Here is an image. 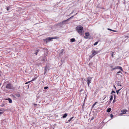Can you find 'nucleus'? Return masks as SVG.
<instances>
[{"label":"nucleus","instance_id":"nucleus-1","mask_svg":"<svg viewBox=\"0 0 129 129\" xmlns=\"http://www.w3.org/2000/svg\"><path fill=\"white\" fill-rule=\"evenodd\" d=\"M76 30L80 35H82L84 33L83 27L80 25L76 27Z\"/></svg>","mask_w":129,"mask_h":129},{"label":"nucleus","instance_id":"nucleus-2","mask_svg":"<svg viewBox=\"0 0 129 129\" xmlns=\"http://www.w3.org/2000/svg\"><path fill=\"white\" fill-rule=\"evenodd\" d=\"M5 87L6 88L8 89H13L14 88L12 85L10 83H9L7 84L6 86Z\"/></svg>","mask_w":129,"mask_h":129},{"label":"nucleus","instance_id":"nucleus-3","mask_svg":"<svg viewBox=\"0 0 129 129\" xmlns=\"http://www.w3.org/2000/svg\"><path fill=\"white\" fill-rule=\"evenodd\" d=\"M77 13H76L74 15V16H72L71 17H70V18H69L63 21L61 23H60V24H64L65 22H66L67 21H69L70 19H71L74 16H75L77 14Z\"/></svg>","mask_w":129,"mask_h":129},{"label":"nucleus","instance_id":"nucleus-4","mask_svg":"<svg viewBox=\"0 0 129 129\" xmlns=\"http://www.w3.org/2000/svg\"><path fill=\"white\" fill-rule=\"evenodd\" d=\"M92 78L91 77H88L87 78V83L88 87H89V84L91 83Z\"/></svg>","mask_w":129,"mask_h":129},{"label":"nucleus","instance_id":"nucleus-5","mask_svg":"<svg viewBox=\"0 0 129 129\" xmlns=\"http://www.w3.org/2000/svg\"><path fill=\"white\" fill-rule=\"evenodd\" d=\"M55 38H51L49 37L46 39H44V40L45 41H46V42H49L50 41H51V40L52 39Z\"/></svg>","mask_w":129,"mask_h":129},{"label":"nucleus","instance_id":"nucleus-6","mask_svg":"<svg viewBox=\"0 0 129 129\" xmlns=\"http://www.w3.org/2000/svg\"><path fill=\"white\" fill-rule=\"evenodd\" d=\"M92 54L93 56H94L95 55H96L98 53V51H95L94 50H92Z\"/></svg>","mask_w":129,"mask_h":129},{"label":"nucleus","instance_id":"nucleus-7","mask_svg":"<svg viewBox=\"0 0 129 129\" xmlns=\"http://www.w3.org/2000/svg\"><path fill=\"white\" fill-rule=\"evenodd\" d=\"M40 59L41 61H45V59H46V57L44 56H41L40 57Z\"/></svg>","mask_w":129,"mask_h":129},{"label":"nucleus","instance_id":"nucleus-8","mask_svg":"<svg viewBox=\"0 0 129 129\" xmlns=\"http://www.w3.org/2000/svg\"><path fill=\"white\" fill-rule=\"evenodd\" d=\"M45 70V73H44V74H45L48 71V67H47V66H46L45 68L44 69Z\"/></svg>","mask_w":129,"mask_h":129},{"label":"nucleus","instance_id":"nucleus-9","mask_svg":"<svg viewBox=\"0 0 129 129\" xmlns=\"http://www.w3.org/2000/svg\"><path fill=\"white\" fill-rule=\"evenodd\" d=\"M127 110H122L121 112H122V114H124L126 113V112H127Z\"/></svg>","mask_w":129,"mask_h":129},{"label":"nucleus","instance_id":"nucleus-10","mask_svg":"<svg viewBox=\"0 0 129 129\" xmlns=\"http://www.w3.org/2000/svg\"><path fill=\"white\" fill-rule=\"evenodd\" d=\"M75 39L74 38H72L70 40V41L71 42H75Z\"/></svg>","mask_w":129,"mask_h":129},{"label":"nucleus","instance_id":"nucleus-11","mask_svg":"<svg viewBox=\"0 0 129 129\" xmlns=\"http://www.w3.org/2000/svg\"><path fill=\"white\" fill-rule=\"evenodd\" d=\"M6 100H8L9 102L10 103H11L12 102V100L10 98H8L6 99Z\"/></svg>","mask_w":129,"mask_h":129},{"label":"nucleus","instance_id":"nucleus-12","mask_svg":"<svg viewBox=\"0 0 129 129\" xmlns=\"http://www.w3.org/2000/svg\"><path fill=\"white\" fill-rule=\"evenodd\" d=\"M40 50L39 49H38L37 50L35 51V52L34 53V54H35L36 55H37L38 54V52L39 51H40Z\"/></svg>","mask_w":129,"mask_h":129},{"label":"nucleus","instance_id":"nucleus-13","mask_svg":"<svg viewBox=\"0 0 129 129\" xmlns=\"http://www.w3.org/2000/svg\"><path fill=\"white\" fill-rule=\"evenodd\" d=\"M107 29L108 30H110V31H113V32H117V31H116V30H112L111 29H110L109 28H108Z\"/></svg>","mask_w":129,"mask_h":129},{"label":"nucleus","instance_id":"nucleus-14","mask_svg":"<svg viewBox=\"0 0 129 129\" xmlns=\"http://www.w3.org/2000/svg\"><path fill=\"white\" fill-rule=\"evenodd\" d=\"M64 50L63 49H62L60 50V53H59V55H61L62 54Z\"/></svg>","mask_w":129,"mask_h":129},{"label":"nucleus","instance_id":"nucleus-15","mask_svg":"<svg viewBox=\"0 0 129 129\" xmlns=\"http://www.w3.org/2000/svg\"><path fill=\"white\" fill-rule=\"evenodd\" d=\"M15 95L18 97H19L20 96V94L18 93H17L15 94Z\"/></svg>","mask_w":129,"mask_h":129},{"label":"nucleus","instance_id":"nucleus-16","mask_svg":"<svg viewBox=\"0 0 129 129\" xmlns=\"http://www.w3.org/2000/svg\"><path fill=\"white\" fill-rule=\"evenodd\" d=\"M68 115V114L67 113H65L62 116V117L63 118H65Z\"/></svg>","mask_w":129,"mask_h":129},{"label":"nucleus","instance_id":"nucleus-17","mask_svg":"<svg viewBox=\"0 0 129 129\" xmlns=\"http://www.w3.org/2000/svg\"><path fill=\"white\" fill-rule=\"evenodd\" d=\"M118 69H120L121 71H123L122 68L121 67L118 66Z\"/></svg>","mask_w":129,"mask_h":129},{"label":"nucleus","instance_id":"nucleus-18","mask_svg":"<svg viewBox=\"0 0 129 129\" xmlns=\"http://www.w3.org/2000/svg\"><path fill=\"white\" fill-rule=\"evenodd\" d=\"M117 85L118 86H121V85L120 84V81H118V82L117 83Z\"/></svg>","mask_w":129,"mask_h":129},{"label":"nucleus","instance_id":"nucleus-19","mask_svg":"<svg viewBox=\"0 0 129 129\" xmlns=\"http://www.w3.org/2000/svg\"><path fill=\"white\" fill-rule=\"evenodd\" d=\"M113 95H111L110 96V100L111 101L112 100H113Z\"/></svg>","mask_w":129,"mask_h":129},{"label":"nucleus","instance_id":"nucleus-20","mask_svg":"<svg viewBox=\"0 0 129 129\" xmlns=\"http://www.w3.org/2000/svg\"><path fill=\"white\" fill-rule=\"evenodd\" d=\"M111 110V108H109L107 109V112H110Z\"/></svg>","mask_w":129,"mask_h":129},{"label":"nucleus","instance_id":"nucleus-21","mask_svg":"<svg viewBox=\"0 0 129 129\" xmlns=\"http://www.w3.org/2000/svg\"><path fill=\"white\" fill-rule=\"evenodd\" d=\"M85 36L86 37H87L89 36V34L88 33H85Z\"/></svg>","mask_w":129,"mask_h":129},{"label":"nucleus","instance_id":"nucleus-22","mask_svg":"<svg viewBox=\"0 0 129 129\" xmlns=\"http://www.w3.org/2000/svg\"><path fill=\"white\" fill-rule=\"evenodd\" d=\"M74 118V117H73L71 118L68 121V122H70L71 121L72 119Z\"/></svg>","mask_w":129,"mask_h":129},{"label":"nucleus","instance_id":"nucleus-23","mask_svg":"<svg viewBox=\"0 0 129 129\" xmlns=\"http://www.w3.org/2000/svg\"><path fill=\"white\" fill-rule=\"evenodd\" d=\"M97 102H95L92 106V107L93 108L94 107V106H95L96 105V104L97 103Z\"/></svg>","mask_w":129,"mask_h":129},{"label":"nucleus","instance_id":"nucleus-24","mask_svg":"<svg viewBox=\"0 0 129 129\" xmlns=\"http://www.w3.org/2000/svg\"><path fill=\"white\" fill-rule=\"evenodd\" d=\"M121 89H120L118 90H116V93H117V94H118V93H119V91Z\"/></svg>","mask_w":129,"mask_h":129},{"label":"nucleus","instance_id":"nucleus-25","mask_svg":"<svg viewBox=\"0 0 129 129\" xmlns=\"http://www.w3.org/2000/svg\"><path fill=\"white\" fill-rule=\"evenodd\" d=\"M113 93H115V92L114 90H112V91L111 92V94H112Z\"/></svg>","mask_w":129,"mask_h":129},{"label":"nucleus","instance_id":"nucleus-26","mask_svg":"<svg viewBox=\"0 0 129 129\" xmlns=\"http://www.w3.org/2000/svg\"><path fill=\"white\" fill-rule=\"evenodd\" d=\"M98 42H95V43L94 44V46H95V45H96L98 43Z\"/></svg>","mask_w":129,"mask_h":129},{"label":"nucleus","instance_id":"nucleus-27","mask_svg":"<svg viewBox=\"0 0 129 129\" xmlns=\"http://www.w3.org/2000/svg\"><path fill=\"white\" fill-rule=\"evenodd\" d=\"M48 88V87H47V86H46V87H45L44 88V89H47V88Z\"/></svg>","mask_w":129,"mask_h":129},{"label":"nucleus","instance_id":"nucleus-28","mask_svg":"<svg viewBox=\"0 0 129 129\" xmlns=\"http://www.w3.org/2000/svg\"><path fill=\"white\" fill-rule=\"evenodd\" d=\"M113 116L112 114H110V117L111 118H113Z\"/></svg>","mask_w":129,"mask_h":129},{"label":"nucleus","instance_id":"nucleus-29","mask_svg":"<svg viewBox=\"0 0 129 129\" xmlns=\"http://www.w3.org/2000/svg\"><path fill=\"white\" fill-rule=\"evenodd\" d=\"M116 101V100H115V99H114L113 101V103H115V102Z\"/></svg>","mask_w":129,"mask_h":129},{"label":"nucleus","instance_id":"nucleus-30","mask_svg":"<svg viewBox=\"0 0 129 129\" xmlns=\"http://www.w3.org/2000/svg\"><path fill=\"white\" fill-rule=\"evenodd\" d=\"M114 52H112L111 54V56L112 57H113V53Z\"/></svg>","mask_w":129,"mask_h":129},{"label":"nucleus","instance_id":"nucleus-31","mask_svg":"<svg viewBox=\"0 0 129 129\" xmlns=\"http://www.w3.org/2000/svg\"><path fill=\"white\" fill-rule=\"evenodd\" d=\"M93 56V55L92 54L91 55H90L89 56L91 58H92V57L93 56Z\"/></svg>","mask_w":129,"mask_h":129},{"label":"nucleus","instance_id":"nucleus-32","mask_svg":"<svg viewBox=\"0 0 129 129\" xmlns=\"http://www.w3.org/2000/svg\"><path fill=\"white\" fill-rule=\"evenodd\" d=\"M118 66L115 67L114 68L115 69H118Z\"/></svg>","mask_w":129,"mask_h":129},{"label":"nucleus","instance_id":"nucleus-33","mask_svg":"<svg viewBox=\"0 0 129 129\" xmlns=\"http://www.w3.org/2000/svg\"><path fill=\"white\" fill-rule=\"evenodd\" d=\"M113 96L114 97V99H116V95L115 94H113Z\"/></svg>","mask_w":129,"mask_h":129},{"label":"nucleus","instance_id":"nucleus-34","mask_svg":"<svg viewBox=\"0 0 129 129\" xmlns=\"http://www.w3.org/2000/svg\"><path fill=\"white\" fill-rule=\"evenodd\" d=\"M119 73H121L122 74L121 72L120 71H119L117 72V74H119Z\"/></svg>","mask_w":129,"mask_h":129},{"label":"nucleus","instance_id":"nucleus-35","mask_svg":"<svg viewBox=\"0 0 129 129\" xmlns=\"http://www.w3.org/2000/svg\"><path fill=\"white\" fill-rule=\"evenodd\" d=\"M36 79V78H34V79H33L31 81H34V80H35Z\"/></svg>","mask_w":129,"mask_h":129},{"label":"nucleus","instance_id":"nucleus-36","mask_svg":"<svg viewBox=\"0 0 129 129\" xmlns=\"http://www.w3.org/2000/svg\"><path fill=\"white\" fill-rule=\"evenodd\" d=\"M9 8L8 7H7V11H8L9 10Z\"/></svg>","mask_w":129,"mask_h":129},{"label":"nucleus","instance_id":"nucleus-37","mask_svg":"<svg viewBox=\"0 0 129 129\" xmlns=\"http://www.w3.org/2000/svg\"><path fill=\"white\" fill-rule=\"evenodd\" d=\"M30 82H31V81H28V82H26L25 84H27L28 83H29Z\"/></svg>","mask_w":129,"mask_h":129},{"label":"nucleus","instance_id":"nucleus-38","mask_svg":"<svg viewBox=\"0 0 129 129\" xmlns=\"http://www.w3.org/2000/svg\"><path fill=\"white\" fill-rule=\"evenodd\" d=\"M92 62H91V63H89V65H92Z\"/></svg>","mask_w":129,"mask_h":129},{"label":"nucleus","instance_id":"nucleus-39","mask_svg":"<svg viewBox=\"0 0 129 129\" xmlns=\"http://www.w3.org/2000/svg\"><path fill=\"white\" fill-rule=\"evenodd\" d=\"M94 119V117H92V118H91V120H93V119Z\"/></svg>","mask_w":129,"mask_h":129},{"label":"nucleus","instance_id":"nucleus-40","mask_svg":"<svg viewBox=\"0 0 129 129\" xmlns=\"http://www.w3.org/2000/svg\"><path fill=\"white\" fill-rule=\"evenodd\" d=\"M111 101L110 100V101L109 102V104H110V103H111Z\"/></svg>","mask_w":129,"mask_h":129},{"label":"nucleus","instance_id":"nucleus-41","mask_svg":"<svg viewBox=\"0 0 129 129\" xmlns=\"http://www.w3.org/2000/svg\"><path fill=\"white\" fill-rule=\"evenodd\" d=\"M1 107H3L4 106V105L3 104V105H1Z\"/></svg>","mask_w":129,"mask_h":129},{"label":"nucleus","instance_id":"nucleus-42","mask_svg":"<svg viewBox=\"0 0 129 129\" xmlns=\"http://www.w3.org/2000/svg\"><path fill=\"white\" fill-rule=\"evenodd\" d=\"M115 70L114 68H113L112 69V70Z\"/></svg>","mask_w":129,"mask_h":129},{"label":"nucleus","instance_id":"nucleus-43","mask_svg":"<svg viewBox=\"0 0 129 129\" xmlns=\"http://www.w3.org/2000/svg\"><path fill=\"white\" fill-rule=\"evenodd\" d=\"M2 113V112H0V114H1Z\"/></svg>","mask_w":129,"mask_h":129},{"label":"nucleus","instance_id":"nucleus-44","mask_svg":"<svg viewBox=\"0 0 129 129\" xmlns=\"http://www.w3.org/2000/svg\"><path fill=\"white\" fill-rule=\"evenodd\" d=\"M74 11H73V12H72L71 13V14H72V13H73V12H74Z\"/></svg>","mask_w":129,"mask_h":129},{"label":"nucleus","instance_id":"nucleus-45","mask_svg":"<svg viewBox=\"0 0 129 129\" xmlns=\"http://www.w3.org/2000/svg\"><path fill=\"white\" fill-rule=\"evenodd\" d=\"M114 87L115 89H116V87H115V86L114 85Z\"/></svg>","mask_w":129,"mask_h":129},{"label":"nucleus","instance_id":"nucleus-46","mask_svg":"<svg viewBox=\"0 0 129 129\" xmlns=\"http://www.w3.org/2000/svg\"><path fill=\"white\" fill-rule=\"evenodd\" d=\"M84 38H86V39H87V38L86 37H85H85H84Z\"/></svg>","mask_w":129,"mask_h":129},{"label":"nucleus","instance_id":"nucleus-47","mask_svg":"<svg viewBox=\"0 0 129 129\" xmlns=\"http://www.w3.org/2000/svg\"><path fill=\"white\" fill-rule=\"evenodd\" d=\"M106 96H105V97L103 99V100H104V99H105L106 98Z\"/></svg>","mask_w":129,"mask_h":129},{"label":"nucleus","instance_id":"nucleus-48","mask_svg":"<svg viewBox=\"0 0 129 129\" xmlns=\"http://www.w3.org/2000/svg\"><path fill=\"white\" fill-rule=\"evenodd\" d=\"M2 111V110H1V109H0V111Z\"/></svg>","mask_w":129,"mask_h":129},{"label":"nucleus","instance_id":"nucleus-49","mask_svg":"<svg viewBox=\"0 0 129 129\" xmlns=\"http://www.w3.org/2000/svg\"><path fill=\"white\" fill-rule=\"evenodd\" d=\"M110 67H111V68H112V66H111Z\"/></svg>","mask_w":129,"mask_h":129}]
</instances>
